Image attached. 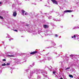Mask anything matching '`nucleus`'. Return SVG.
Masks as SVG:
<instances>
[{
  "label": "nucleus",
  "mask_w": 79,
  "mask_h": 79,
  "mask_svg": "<svg viewBox=\"0 0 79 79\" xmlns=\"http://www.w3.org/2000/svg\"><path fill=\"white\" fill-rule=\"evenodd\" d=\"M64 13H71L73 11L70 10H67L64 11Z\"/></svg>",
  "instance_id": "1"
},
{
  "label": "nucleus",
  "mask_w": 79,
  "mask_h": 79,
  "mask_svg": "<svg viewBox=\"0 0 79 79\" xmlns=\"http://www.w3.org/2000/svg\"><path fill=\"white\" fill-rule=\"evenodd\" d=\"M51 1L53 2V3H54L56 4V5H58V2H57V1L55 0H51Z\"/></svg>",
  "instance_id": "2"
},
{
  "label": "nucleus",
  "mask_w": 79,
  "mask_h": 79,
  "mask_svg": "<svg viewBox=\"0 0 79 79\" xmlns=\"http://www.w3.org/2000/svg\"><path fill=\"white\" fill-rule=\"evenodd\" d=\"M17 15V13L16 11H14L13 13V16H15V17H16V16Z\"/></svg>",
  "instance_id": "3"
},
{
  "label": "nucleus",
  "mask_w": 79,
  "mask_h": 79,
  "mask_svg": "<svg viewBox=\"0 0 79 79\" xmlns=\"http://www.w3.org/2000/svg\"><path fill=\"white\" fill-rule=\"evenodd\" d=\"M36 53H37V51H34L30 53V54L31 55H34V54H35Z\"/></svg>",
  "instance_id": "4"
},
{
  "label": "nucleus",
  "mask_w": 79,
  "mask_h": 79,
  "mask_svg": "<svg viewBox=\"0 0 79 79\" xmlns=\"http://www.w3.org/2000/svg\"><path fill=\"white\" fill-rule=\"evenodd\" d=\"M22 12L23 14V15H24V13H25V11H24V10H22Z\"/></svg>",
  "instance_id": "5"
},
{
  "label": "nucleus",
  "mask_w": 79,
  "mask_h": 79,
  "mask_svg": "<svg viewBox=\"0 0 79 79\" xmlns=\"http://www.w3.org/2000/svg\"><path fill=\"white\" fill-rule=\"evenodd\" d=\"M44 28H47L48 27V25H44Z\"/></svg>",
  "instance_id": "6"
},
{
  "label": "nucleus",
  "mask_w": 79,
  "mask_h": 79,
  "mask_svg": "<svg viewBox=\"0 0 79 79\" xmlns=\"http://www.w3.org/2000/svg\"><path fill=\"white\" fill-rule=\"evenodd\" d=\"M69 77H72V78H73V76L72 75H69Z\"/></svg>",
  "instance_id": "7"
},
{
  "label": "nucleus",
  "mask_w": 79,
  "mask_h": 79,
  "mask_svg": "<svg viewBox=\"0 0 79 79\" xmlns=\"http://www.w3.org/2000/svg\"><path fill=\"white\" fill-rule=\"evenodd\" d=\"M8 56H10V57H13L14 56L13 55H8Z\"/></svg>",
  "instance_id": "8"
},
{
  "label": "nucleus",
  "mask_w": 79,
  "mask_h": 79,
  "mask_svg": "<svg viewBox=\"0 0 79 79\" xmlns=\"http://www.w3.org/2000/svg\"><path fill=\"white\" fill-rule=\"evenodd\" d=\"M2 66H6V64L5 63H4L2 64Z\"/></svg>",
  "instance_id": "9"
},
{
  "label": "nucleus",
  "mask_w": 79,
  "mask_h": 79,
  "mask_svg": "<svg viewBox=\"0 0 79 79\" xmlns=\"http://www.w3.org/2000/svg\"><path fill=\"white\" fill-rule=\"evenodd\" d=\"M6 65H7V66H9V65H10V63H7L6 64Z\"/></svg>",
  "instance_id": "10"
},
{
  "label": "nucleus",
  "mask_w": 79,
  "mask_h": 79,
  "mask_svg": "<svg viewBox=\"0 0 79 79\" xmlns=\"http://www.w3.org/2000/svg\"><path fill=\"white\" fill-rule=\"evenodd\" d=\"M0 19H3V18L1 16H0Z\"/></svg>",
  "instance_id": "11"
},
{
  "label": "nucleus",
  "mask_w": 79,
  "mask_h": 79,
  "mask_svg": "<svg viewBox=\"0 0 79 79\" xmlns=\"http://www.w3.org/2000/svg\"><path fill=\"white\" fill-rule=\"evenodd\" d=\"M2 61H6V60L5 59H4L2 60Z\"/></svg>",
  "instance_id": "12"
},
{
  "label": "nucleus",
  "mask_w": 79,
  "mask_h": 79,
  "mask_svg": "<svg viewBox=\"0 0 79 79\" xmlns=\"http://www.w3.org/2000/svg\"><path fill=\"white\" fill-rule=\"evenodd\" d=\"M27 12H26L25 13V15H27Z\"/></svg>",
  "instance_id": "13"
},
{
  "label": "nucleus",
  "mask_w": 79,
  "mask_h": 79,
  "mask_svg": "<svg viewBox=\"0 0 79 79\" xmlns=\"http://www.w3.org/2000/svg\"><path fill=\"white\" fill-rule=\"evenodd\" d=\"M73 55H71L70 56H71V57H73Z\"/></svg>",
  "instance_id": "14"
},
{
  "label": "nucleus",
  "mask_w": 79,
  "mask_h": 79,
  "mask_svg": "<svg viewBox=\"0 0 79 79\" xmlns=\"http://www.w3.org/2000/svg\"><path fill=\"white\" fill-rule=\"evenodd\" d=\"M70 69V67H68L66 68V69Z\"/></svg>",
  "instance_id": "15"
},
{
  "label": "nucleus",
  "mask_w": 79,
  "mask_h": 79,
  "mask_svg": "<svg viewBox=\"0 0 79 79\" xmlns=\"http://www.w3.org/2000/svg\"><path fill=\"white\" fill-rule=\"evenodd\" d=\"M50 54V52H47L46 53V55H49Z\"/></svg>",
  "instance_id": "16"
},
{
  "label": "nucleus",
  "mask_w": 79,
  "mask_h": 79,
  "mask_svg": "<svg viewBox=\"0 0 79 79\" xmlns=\"http://www.w3.org/2000/svg\"><path fill=\"white\" fill-rule=\"evenodd\" d=\"M14 31H15V32H17L18 31L16 30H14Z\"/></svg>",
  "instance_id": "17"
},
{
  "label": "nucleus",
  "mask_w": 79,
  "mask_h": 79,
  "mask_svg": "<svg viewBox=\"0 0 79 79\" xmlns=\"http://www.w3.org/2000/svg\"><path fill=\"white\" fill-rule=\"evenodd\" d=\"M55 36L56 37H58V35L57 34H56L55 35Z\"/></svg>",
  "instance_id": "18"
},
{
  "label": "nucleus",
  "mask_w": 79,
  "mask_h": 79,
  "mask_svg": "<svg viewBox=\"0 0 79 79\" xmlns=\"http://www.w3.org/2000/svg\"><path fill=\"white\" fill-rule=\"evenodd\" d=\"M53 73L54 74H55V71H54L53 72Z\"/></svg>",
  "instance_id": "19"
},
{
  "label": "nucleus",
  "mask_w": 79,
  "mask_h": 79,
  "mask_svg": "<svg viewBox=\"0 0 79 79\" xmlns=\"http://www.w3.org/2000/svg\"><path fill=\"white\" fill-rule=\"evenodd\" d=\"M73 37H74V38H76V35H74Z\"/></svg>",
  "instance_id": "20"
},
{
  "label": "nucleus",
  "mask_w": 79,
  "mask_h": 79,
  "mask_svg": "<svg viewBox=\"0 0 79 79\" xmlns=\"http://www.w3.org/2000/svg\"><path fill=\"white\" fill-rule=\"evenodd\" d=\"M60 79H63V78H60Z\"/></svg>",
  "instance_id": "21"
},
{
  "label": "nucleus",
  "mask_w": 79,
  "mask_h": 79,
  "mask_svg": "<svg viewBox=\"0 0 79 79\" xmlns=\"http://www.w3.org/2000/svg\"><path fill=\"white\" fill-rule=\"evenodd\" d=\"M0 4H2V2H0Z\"/></svg>",
  "instance_id": "22"
},
{
  "label": "nucleus",
  "mask_w": 79,
  "mask_h": 79,
  "mask_svg": "<svg viewBox=\"0 0 79 79\" xmlns=\"http://www.w3.org/2000/svg\"><path fill=\"white\" fill-rule=\"evenodd\" d=\"M72 38H73V36H72Z\"/></svg>",
  "instance_id": "23"
},
{
  "label": "nucleus",
  "mask_w": 79,
  "mask_h": 79,
  "mask_svg": "<svg viewBox=\"0 0 79 79\" xmlns=\"http://www.w3.org/2000/svg\"><path fill=\"white\" fill-rule=\"evenodd\" d=\"M26 26H28V25H26Z\"/></svg>",
  "instance_id": "24"
}]
</instances>
